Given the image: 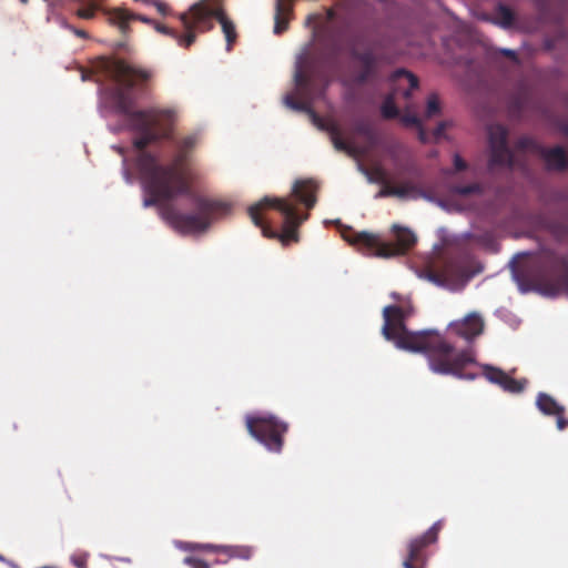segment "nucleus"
I'll list each match as a JSON object with an SVG mask.
<instances>
[{
	"mask_svg": "<svg viewBox=\"0 0 568 568\" xmlns=\"http://www.w3.org/2000/svg\"><path fill=\"white\" fill-rule=\"evenodd\" d=\"M109 71L116 82L111 90V100L115 111L123 116V122L110 125L113 133L129 130L135 134L132 145L135 152V168L141 187L145 194L143 206L150 207L160 201H169L187 192V184L182 165L191 151L197 145L199 132L186 134L175 142V154L171 163L162 164L155 156L144 151L151 143L171 136V126L178 112L173 108L133 111L132 90L139 81H148L151 72L133 67L122 60L109 63Z\"/></svg>",
	"mask_w": 568,
	"mask_h": 568,
	"instance_id": "obj_1",
	"label": "nucleus"
},
{
	"mask_svg": "<svg viewBox=\"0 0 568 568\" xmlns=\"http://www.w3.org/2000/svg\"><path fill=\"white\" fill-rule=\"evenodd\" d=\"M383 318V336L393 342L398 349L425 354L433 373L452 375L465 381L477 378L478 375L475 373L464 374L462 372L466 365L475 363L469 351L456 353L453 345L442 339L436 329L408 332L404 325L403 312L398 306H385Z\"/></svg>",
	"mask_w": 568,
	"mask_h": 568,
	"instance_id": "obj_2",
	"label": "nucleus"
},
{
	"mask_svg": "<svg viewBox=\"0 0 568 568\" xmlns=\"http://www.w3.org/2000/svg\"><path fill=\"white\" fill-rule=\"evenodd\" d=\"M315 184L311 180H296L287 197L264 196L248 209L252 222L262 229L263 235L280 239L282 244L298 241V226L308 219L307 213H298L296 202L306 209L316 203Z\"/></svg>",
	"mask_w": 568,
	"mask_h": 568,
	"instance_id": "obj_3",
	"label": "nucleus"
},
{
	"mask_svg": "<svg viewBox=\"0 0 568 568\" xmlns=\"http://www.w3.org/2000/svg\"><path fill=\"white\" fill-rule=\"evenodd\" d=\"M528 252H518L508 263L511 278L521 294L536 292L548 298H555L564 293L568 298V260L566 256L547 251L536 260V274L520 271L517 258L528 255Z\"/></svg>",
	"mask_w": 568,
	"mask_h": 568,
	"instance_id": "obj_4",
	"label": "nucleus"
},
{
	"mask_svg": "<svg viewBox=\"0 0 568 568\" xmlns=\"http://www.w3.org/2000/svg\"><path fill=\"white\" fill-rule=\"evenodd\" d=\"M159 205L160 216L176 232L187 234H199L206 231L212 223L214 213H224L229 211V205L223 202L214 201L203 196H195L193 202L197 211L196 214H182L169 205Z\"/></svg>",
	"mask_w": 568,
	"mask_h": 568,
	"instance_id": "obj_5",
	"label": "nucleus"
},
{
	"mask_svg": "<svg viewBox=\"0 0 568 568\" xmlns=\"http://www.w3.org/2000/svg\"><path fill=\"white\" fill-rule=\"evenodd\" d=\"M348 57L353 63L351 82L355 85H363L374 82L379 78V68L388 62L385 54L376 53L363 32L352 34L346 43Z\"/></svg>",
	"mask_w": 568,
	"mask_h": 568,
	"instance_id": "obj_6",
	"label": "nucleus"
},
{
	"mask_svg": "<svg viewBox=\"0 0 568 568\" xmlns=\"http://www.w3.org/2000/svg\"><path fill=\"white\" fill-rule=\"evenodd\" d=\"M213 18L221 24L229 51L236 39V31L233 21L224 14L220 0H199L190 7L189 12L180 14L185 29L197 28L201 31L213 28Z\"/></svg>",
	"mask_w": 568,
	"mask_h": 568,
	"instance_id": "obj_7",
	"label": "nucleus"
},
{
	"mask_svg": "<svg viewBox=\"0 0 568 568\" xmlns=\"http://www.w3.org/2000/svg\"><path fill=\"white\" fill-rule=\"evenodd\" d=\"M483 271L484 265L481 263L473 261L469 256H459L447 262L444 276L428 272L423 277L437 287L457 292L463 290L473 277Z\"/></svg>",
	"mask_w": 568,
	"mask_h": 568,
	"instance_id": "obj_8",
	"label": "nucleus"
},
{
	"mask_svg": "<svg viewBox=\"0 0 568 568\" xmlns=\"http://www.w3.org/2000/svg\"><path fill=\"white\" fill-rule=\"evenodd\" d=\"M246 428L250 435L268 452L280 453L283 446L282 436L287 424L271 413L260 412L246 416Z\"/></svg>",
	"mask_w": 568,
	"mask_h": 568,
	"instance_id": "obj_9",
	"label": "nucleus"
},
{
	"mask_svg": "<svg viewBox=\"0 0 568 568\" xmlns=\"http://www.w3.org/2000/svg\"><path fill=\"white\" fill-rule=\"evenodd\" d=\"M508 132L500 124L488 126L489 160L487 169L494 172L500 168L511 169L515 165L514 155L507 143Z\"/></svg>",
	"mask_w": 568,
	"mask_h": 568,
	"instance_id": "obj_10",
	"label": "nucleus"
},
{
	"mask_svg": "<svg viewBox=\"0 0 568 568\" xmlns=\"http://www.w3.org/2000/svg\"><path fill=\"white\" fill-rule=\"evenodd\" d=\"M517 148L523 150L535 149L542 158L547 170L562 171L568 166L566 152L564 148L559 145L554 148H542L530 138L524 136L517 141Z\"/></svg>",
	"mask_w": 568,
	"mask_h": 568,
	"instance_id": "obj_11",
	"label": "nucleus"
},
{
	"mask_svg": "<svg viewBox=\"0 0 568 568\" xmlns=\"http://www.w3.org/2000/svg\"><path fill=\"white\" fill-rule=\"evenodd\" d=\"M392 230L396 233V246L383 243L377 246L374 253L375 256L383 258L395 257L404 254L405 251L412 247L417 241L416 234L407 227L394 224Z\"/></svg>",
	"mask_w": 568,
	"mask_h": 568,
	"instance_id": "obj_12",
	"label": "nucleus"
},
{
	"mask_svg": "<svg viewBox=\"0 0 568 568\" xmlns=\"http://www.w3.org/2000/svg\"><path fill=\"white\" fill-rule=\"evenodd\" d=\"M448 328L454 329L459 336L467 342H471L484 331V321L479 313L471 312L462 320L450 322Z\"/></svg>",
	"mask_w": 568,
	"mask_h": 568,
	"instance_id": "obj_13",
	"label": "nucleus"
},
{
	"mask_svg": "<svg viewBox=\"0 0 568 568\" xmlns=\"http://www.w3.org/2000/svg\"><path fill=\"white\" fill-rule=\"evenodd\" d=\"M322 131H327L331 135V140L333 142L334 148L337 151L345 152L348 156L357 160L361 155H364L366 153V150L364 148L352 145L347 142H345L339 136V129L335 124H326L324 122V129H321Z\"/></svg>",
	"mask_w": 568,
	"mask_h": 568,
	"instance_id": "obj_14",
	"label": "nucleus"
},
{
	"mask_svg": "<svg viewBox=\"0 0 568 568\" xmlns=\"http://www.w3.org/2000/svg\"><path fill=\"white\" fill-rule=\"evenodd\" d=\"M294 0H275L274 33L280 34L288 27L293 13Z\"/></svg>",
	"mask_w": 568,
	"mask_h": 568,
	"instance_id": "obj_15",
	"label": "nucleus"
},
{
	"mask_svg": "<svg viewBox=\"0 0 568 568\" xmlns=\"http://www.w3.org/2000/svg\"><path fill=\"white\" fill-rule=\"evenodd\" d=\"M140 20L144 23H152V20L145 16L133 14L123 9H114L109 13V21L116 26L121 32H126L131 20Z\"/></svg>",
	"mask_w": 568,
	"mask_h": 568,
	"instance_id": "obj_16",
	"label": "nucleus"
},
{
	"mask_svg": "<svg viewBox=\"0 0 568 568\" xmlns=\"http://www.w3.org/2000/svg\"><path fill=\"white\" fill-rule=\"evenodd\" d=\"M536 407L546 416H555L564 414L565 412V407L562 405H560L552 396L544 392L538 393Z\"/></svg>",
	"mask_w": 568,
	"mask_h": 568,
	"instance_id": "obj_17",
	"label": "nucleus"
},
{
	"mask_svg": "<svg viewBox=\"0 0 568 568\" xmlns=\"http://www.w3.org/2000/svg\"><path fill=\"white\" fill-rule=\"evenodd\" d=\"M283 102L284 104L294 110V111H297V112H305L306 114H308L312 123L317 128V129H324V120L318 116L314 110L312 108H310L306 103H303V102H297L295 101L292 95L287 94L284 97L283 99Z\"/></svg>",
	"mask_w": 568,
	"mask_h": 568,
	"instance_id": "obj_18",
	"label": "nucleus"
},
{
	"mask_svg": "<svg viewBox=\"0 0 568 568\" xmlns=\"http://www.w3.org/2000/svg\"><path fill=\"white\" fill-rule=\"evenodd\" d=\"M514 20H515V16H514L511 9L500 2L496 6V17L489 19V21L493 24H495L501 29H505V30L511 28Z\"/></svg>",
	"mask_w": 568,
	"mask_h": 568,
	"instance_id": "obj_19",
	"label": "nucleus"
},
{
	"mask_svg": "<svg viewBox=\"0 0 568 568\" xmlns=\"http://www.w3.org/2000/svg\"><path fill=\"white\" fill-rule=\"evenodd\" d=\"M201 548H211L219 551H222L226 554L229 557L232 558H240V559H250L253 554V549L250 546H212V545H204L201 546Z\"/></svg>",
	"mask_w": 568,
	"mask_h": 568,
	"instance_id": "obj_20",
	"label": "nucleus"
},
{
	"mask_svg": "<svg viewBox=\"0 0 568 568\" xmlns=\"http://www.w3.org/2000/svg\"><path fill=\"white\" fill-rule=\"evenodd\" d=\"M155 30L160 33H163V34H168V36H171L173 38H175L179 42L180 45L182 47H190L194 40H195V34L194 32L192 31V29H186V33L185 34H178L175 31H173L172 29H170L169 27L164 26V24H155Z\"/></svg>",
	"mask_w": 568,
	"mask_h": 568,
	"instance_id": "obj_21",
	"label": "nucleus"
},
{
	"mask_svg": "<svg viewBox=\"0 0 568 568\" xmlns=\"http://www.w3.org/2000/svg\"><path fill=\"white\" fill-rule=\"evenodd\" d=\"M294 83L296 94L301 98H307L310 94V81L303 75L300 61L296 62L294 72Z\"/></svg>",
	"mask_w": 568,
	"mask_h": 568,
	"instance_id": "obj_22",
	"label": "nucleus"
},
{
	"mask_svg": "<svg viewBox=\"0 0 568 568\" xmlns=\"http://www.w3.org/2000/svg\"><path fill=\"white\" fill-rule=\"evenodd\" d=\"M354 130L357 134L366 138L371 143H375L377 140L376 133L372 126V124L363 118L356 119L354 121Z\"/></svg>",
	"mask_w": 568,
	"mask_h": 568,
	"instance_id": "obj_23",
	"label": "nucleus"
},
{
	"mask_svg": "<svg viewBox=\"0 0 568 568\" xmlns=\"http://www.w3.org/2000/svg\"><path fill=\"white\" fill-rule=\"evenodd\" d=\"M394 196L400 200H417L420 196V190L412 184L394 186Z\"/></svg>",
	"mask_w": 568,
	"mask_h": 568,
	"instance_id": "obj_24",
	"label": "nucleus"
},
{
	"mask_svg": "<svg viewBox=\"0 0 568 568\" xmlns=\"http://www.w3.org/2000/svg\"><path fill=\"white\" fill-rule=\"evenodd\" d=\"M527 381L526 379H515L510 377L509 375H506L501 379L500 386L505 392L511 393V394H518L521 393L526 387Z\"/></svg>",
	"mask_w": 568,
	"mask_h": 568,
	"instance_id": "obj_25",
	"label": "nucleus"
},
{
	"mask_svg": "<svg viewBox=\"0 0 568 568\" xmlns=\"http://www.w3.org/2000/svg\"><path fill=\"white\" fill-rule=\"evenodd\" d=\"M480 366L484 369V376L491 384H501V379L507 375L503 369L493 365L481 364Z\"/></svg>",
	"mask_w": 568,
	"mask_h": 568,
	"instance_id": "obj_26",
	"label": "nucleus"
},
{
	"mask_svg": "<svg viewBox=\"0 0 568 568\" xmlns=\"http://www.w3.org/2000/svg\"><path fill=\"white\" fill-rule=\"evenodd\" d=\"M434 541H430V536H428V532L426 531L420 537H417L413 539L409 542L408 551H410V558H416L418 551L424 548L425 546L433 544Z\"/></svg>",
	"mask_w": 568,
	"mask_h": 568,
	"instance_id": "obj_27",
	"label": "nucleus"
},
{
	"mask_svg": "<svg viewBox=\"0 0 568 568\" xmlns=\"http://www.w3.org/2000/svg\"><path fill=\"white\" fill-rule=\"evenodd\" d=\"M381 113L385 119H394L398 115V109L395 105L393 98L387 97L381 105Z\"/></svg>",
	"mask_w": 568,
	"mask_h": 568,
	"instance_id": "obj_28",
	"label": "nucleus"
},
{
	"mask_svg": "<svg viewBox=\"0 0 568 568\" xmlns=\"http://www.w3.org/2000/svg\"><path fill=\"white\" fill-rule=\"evenodd\" d=\"M440 113V104L438 100V95L436 93H432L428 95L426 101V118H432Z\"/></svg>",
	"mask_w": 568,
	"mask_h": 568,
	"instance_id": "obj_29",
	"label": "nucleus"
},
{
	"mask_svg": "<svg viewBox=\"0 0 568 568\" xmlns=\"http://www.w3.org/2000/svg\"><path fill=\"white\" fill-rule=\"evenodd\" d=\"M452 192L462 196H467L474 193H480L481 187L478 183H470L467 185H454Z\"/></svg>",
	"mask_w": 568,
	"mask_h": 568,
	"instance_id": "obj_30",
	"label": "nucleus"
},
{
	"mask_svg": "<svg viewBox=\"0 0 568 568\" xmlns=\"http://www.w3.org/2000/svg\"><path fill=\"white\" fill-rule=\"evenodd\" d=\"M114 150H116L122 156V176L126 184L132 185L134 183V178L131 175L129 166H128V159L124 155V150L120 145H112Z\"/></svg>",
	"mask_w": 568,
	"mask_h": 568,
	"instance_id": "obj_31",
	"label": "nucleus"
},
{
	"mask_svg": "<svg viewBox=\"0 0 568 568\" xmlns=\"http://www.w3.org/2000/svg\"><path fill=\"white\" fill-rule=\"evenodd\" d=\"M566 37V31L560 29L555 37H546L544 39V48L546 50H552L556 48L557 42Z\"/></svg>",
	"mask_w": 568,
	"mask_h": 568,
	"instance_id": "obj_32",
	"label": "nucleus"
},
{
	"mask_svg": "<svg viewBox=\"0 0 568 568\" xmlns=\"http://www.w3.org/2000/svg\"><path fill=\"white\" fill-rule=\"evenodd\" d=\"M356 166H357V171L361 172L367 180L368 183H382L383 182V179L381 178H376L375 175H373L368 169H366L362 163L361 161L357 159L356 160Z\"/></svg>",
	"mask_w": 568,
	"mask_h": 568,
	"instance_id": "obj_33",
	"label": "nucleus"
},
{
	"mask_svg": "<svg viewBox=\"0 0 568 568\" xmlns=\"http://www.w3.org/2000/svg\"><path fill=\"white\" fill-rule=\"evenodd\" d=\"M183 561L190 568H210L209 564L201 558L185 557Z\"/></svg>",
	"mask_w": 568,
	"mask_h": 568,
	"instance_id": "obj_34",
	"label": "nucleus"
},
{
	"mask_svg": "<svg viewBox=\"0 0 568 568\" xmlns=\"http://www.w3.org/2000/svg\"><path fill=\"white\" fill-rule=\"evenodd\" d=\"M402 122L405 124V125H415V126H420V120L418 116L414 115V114H405L402 116Z\"/></svg>",
	"mask_w": 568,
	"mask_h": 568,
	"instance_id": "obj_35",
	"label": "nucleus"
},
{
	"mask_svg": "<svg viewBox=\"0 0 568 568\" xmlns=\"http://www.w3.org/2000/svg\"><path fill=\"white\" fill-rule=\"evenodd\" d=\"M77 16L82 19H91L94 16V8H82L77 11Z\"/></svg>",
	"mask_w": 568,
	"mask_h": 568,
	"instance_id": "obj_36",
	"label": "nucleus"
},
{
	"mask_svg": "<svg viewBox=\"0 0 568 568\" xmlns=\"http://www.w3.org/2000/svg\"><path fill=\"white\" fill-rule=\"evenodd\" d=\"M442 520H437L433 524V526L427 530L428 536H430V541L437 540V531L440 527Z\"/></svg>",
	"mask_w": 568,
	"mask_h": 568,
	"instance_id": "obj_37",
	"label": "nucleus"
},
{
	"mask_svg": "<svg viewBox=\"0 0 568 568\" xmlns=\"http://www.w3.org/2000/svg\"><path fill=\"white\" fill-rule=\"evenodd\" d=\"M71 561L78 568H87V556H72Z\"/></svg>",
	"mask_w": 568,
	"mask_h": 568,
	"instance_id": "obj_38",
	"label": "nucleus"
},
{
	"mask_svg": "<svg viewBox=\"0 0 568 568\" xmlns=\"http://www.w3.org/2000/svg\"><path fill=\"white\" fill-rule=\"evenodd\" d=\"M454 166L457 171H462L466 169V163L459 154L454 155Z\"/></svg>",
	"mask_w": 568,
	"mask_h": 568,
	"instance_id": "obj_39",
	"label": "nucleus"
},
{
	"mask_svg": "<svg viewBox=\"0 0 568 568\" xmlns=\"http://www.w3.org/2000/svg\"><path fill=\"white\" fill-rule=\"evenodd\" d=\"M410 73H412V72H410V71H408V70H406V69H404V68H399V69H396V70L392 73V77H390V78H392V80H396V79H398V78H400V77H405V78H407V77H408V74H410Z\"/></svg>",
	"mask_w": 568,
	"mask_h": 568,
	"instance_id": "obj_40",
	"label": "nucleus"
},
{
	"mask_svg": "<svg viewBox=\"0 0 568 568\" xmlns=\"http://www.w3.org/2000/svg\"><path fill=\"white\" fill-rule=\"evenodd\" d=\"M394 186H385L377 194L376 197L394 196Z\"/></svg>",
	"mask_w": 568,
	"mask_h": 568,
	"instance_id": "obj_41",
	"label": "nucleus"
},
{
	"mask_svg": "<svg viewBox=\"0 0 568 568\" xmlns=\"http://www.w3.org/2000/svg\"><path fill=\"white\" fill-rule=\"evenodd\" d=\"M557 417V428L562 430L568 425V419H565L562 414L555 415Z\"/></svg>",
	"mask_w": 568,
	"mask_h": 568,
	"instance_id": "obj_42",
	"label": "nucleus"
},
{
	"mask_svg": "<svg viewBox=\"0 0 568 568\" xmlns=\"http://www.w3.org/2000/svg\"><path fill=\"white\" fill-rule=\"evenodd\" d=\"M445 129H446V122H444V121L439 122V123L437 124V126L435 128V130H434V135H435L436 138L442 136V135H443V133H444V131H445Z\"/></svg>",
	"mask_w": 568,
	"mask_h": 568,
	"instance_id": "obj_43",
	"label": "nucleus"
},
{
	"mask_svg": "<svg viewBox=\"0 0 568 568\" xmlns=\"http://www.w3.org/2000/svg\"><path fill=\"white\" fill-rule=\"evenodd\" d=\"M358 240H363L365 241L366 243H373L374 242V235L368 233V232H362L358 234Z\"/></svg>",
	"mask_w": 568,
	"mask_h": 568,
	"instance_id": "obj_44",
	"label": "nucleus"
},
{
	"mask_svg": "<svg viewBox=\"0 0 568 568\" xmlns=\"http://www.w3.org/2000/svg\"><path fill=\"white\" fill-rule=\"evenodd\" d=\"M152 4L158 9V11L161 14H166V4L165 3L154 0V1H152Z\"/></svg>",
	"mask_w": 568,
	"mask_h": 568,
	"instance_id": "obj_45",
	"label": "nucleus"
},
{
	"mask_svg": "<svg viewBox=\"0 0 568 568\" xmlns=\"http://www.w3.org/2000/svg\"><path fill=\"white\" fill-rule=\"evenodd\" d=\"M407 80L409 82L410 90L418 88V79L415 74H413V73L408 74Z\"/></svg>",
	"mask_w": 568,
	"mask_h": 568,
	"instance_id": "obj_46",
	"label": "nucleus"
},
{
	"mask_svg": "<svg viewBox=\"0 0 568 568\" xmlns=\"http://www.w3.org/2000/svg\"><path fill=\"white\" fill-rule=\"evenodd\" d=\"M500 53L504 55L510 57L511 59H516V57H517L516 51L513 49H508V48L500 49Z\"/></svg>",
	"mask_w": 568,
	"mask_h": 568,
	"instance_id": "obj_47",
	"label": "nucleus"
},
{
	"mask_svg": "<svg viewBox=\"0 0 568 568\" xmlns=\"http://www.w3.org/2000/svg\"><path fill=\"white\" fill-rule=\"evenodd\" d=\"M57 22H58V24H59L61 28L69 29L70 31H71V29L73 28V27H71V26L67 22V20H65L64 18H62V17H58V18H57Z\"/></svg>",
	"mask_w": 568,
	"mask_h": 568,
	"instance_id": "obj_48",
	"label": "nucleus"
},
{
	"mask_svg": "<svg viewBox=\"0 0 568 568\" xmlns=\"http://www.w3.org/2000/svg\"><path fill=\"white\" fill-rule=\"evenodd\" d=\"M420 197H422V199H424V200H426V201H428V202H432V203H435V201H436V199H437V197H435V196H433V195L428 194L427 192H425V191H423V190H420V196H419V199H420Z\"/></svg>",
	"mask_w": 568,
	"mask_h": 568,
	"instance_id": "obj_49",
	"label": "nucleus"
},
{
	"mask_svg": "<svg viewBox=\"0 0 568 568\" xmlns=\"http://www.w3.org/2000/svg\"><path fill=\"white\" fill-rule=\"evenodd\" d=\"M418 136H419V140L422 142H426L427 141V134L426 132L424 131L423 126H418Z\"/></svg>",
	"mask_w": 568,
	"mask_h": 568,
	"instance_id": "obj_50",
	"label": "nucleus"
},
{
	"mask_svg": "<svg viewBox=\"0 0 568 568\" xmlns=\"http://www.w3.org/2000/svg\"><path fill=\"white\" fill-rule=\"evenodd\" d=\"M71 31L81 38H88V33L84 30L72 28Z\"/></svg>",
	"mask_w": 568,
	"mask_h": 568,
	"instance_id": "obj_51",
	"label": "nucleus"
},
{
	"mask_svg": "<svg viewBox=\"0 0 568 568\" xmlns=\"http://www.w3.org/2000/svg\"><path fill=\"white\" fill-rule=\"evenodd\" d=\"M415 558H410V552L408 554V558L404 560L403 562V567L404 568H414L412 561L414 560Z\"/></svg>",
	"mask_w": 568,
	"mask_h": 568,
	"instance_id": "obj_52",
	"label": "nucleus"
},
{
	"mask_svg": "<svg viewBox=\"0 0 568 568\" xmlns=\"http://www.w3.org/2000/svg\"><path fill=\"white\" fill-rule=\"evenodd\" d=\"M488 245L493 252H497L499 250L498 243L494 240H490Z\"/></svg>",
	"mask_w": 568,
	"mask_h": 568,
	"instance_id": "obj_53",
	"label": "nucleus"
},
{
	"mask_svg": "<svg viewBox=\"0 0 568 568\" xmlns=\"http://www.w3.org/2000/svg\"><path fill=\"white\" fill-rule=\"evenodd\" d=\"M560 131L568 136V123H562L560 125Z\"/></svg>",
	"mask_w": 568,
	"mask_h": 568,
	"instance_id": "obj_54",
	"label": "nucleus"
},
{
	"mask_svg": "<svg viewBox=\"0 0 568 568\" xmlns=\"http://www.w3.org/2000/svg\"><path fill=\"white\" fill-rule=\"evenodd\" d=\"M435 204H437L438 206H440L443 209H446L445 202L440 199H436Z\"/></svg>",
	"mask_w": 568,
	"mask_h": 568,
	"instance_id": "obj_55",
	"label": "nucleus"
},
{
	"mask_svg": "<svg viewBox=\"0 0 568 568\" xmlns=\"http://www.w3.org/2000/svg\"><path fill=\"white\" fill-rule=\"evenodd\" d=\"M176 546L182 549H191L192 547L190 545H184L183 542H176Z\"/></svg>",
	"mask_w": 568,
	"mask_h": 568,
	"instance_id": "obj_56",
	"label": "nucleus"
},
{
	"mask_svg": "<svg viewBox=\"0 0 568 568\" xmlns=\"http://www.w3.org/2000/svg\"><path fill=\"white\" fill-rule=\"evenodd\" d=\"M404 97H405V98H409V97H410V89H408V90H406V91L404 92Z\"/></svg>",
	"mask_w": 568,
	"mask_h": 568,
	"instance_id": "obj_57",
	"label": "nucleus"
},
{
	"mask_svg": "<svg viewBox=\"0 0 568 568\" xmlns=\"http://www.w3.org/2000/svg\"><path fill=\"white\" fill-rule=\"evenodd\" d=\"M312 19H313V16H310V17L306 19V26H308V24L311 23Z\"/></svg>",
	"mask_w": 568,
	"mask_h": 568,
	"instance_id": "obj_58",
	"label": "nucleus"
},
{
	"mask_svg": "<svg viewBox=\"0 0 568 568\" xmlns=\"http://www.w3.org/2000/svg\"><path fill=\"white\" fill-rule=\"evenodd\" d=\"M335 221H328V220H325V223L326 224H329V223H334Z\"/></svg>",
	"mask_w": 568,
	"mask_h": 568,
	"instance_id": "obj_59",
	"label": "nucleus"
},
{
	"mask_svg": "<svg viewBox=\"0 0 568 568\" xmlns=\"http://www.w3.org/2000/svg\"><path fill=\"white\" fill-rule=\"evenodd\" d=\"M10 566H12L13 568H19L17 565L12 564V562H9Z\"/></svg>",
	"mask_w": 568,
	"mask_h": 568,
	"instance_id": "obj_60",
	"label": "nucleus"
},
{
	"mask_svg": "<svg viewBox=\"0 0 568 568\" xmlns=\"http://www.w3.org/2000/svg\"><path fill=\"white\" fill-rule=\"evenodd\" d=\"M0 560L1 561H6V559L0 555Z\"/></svg>",
	"mask_w": 568,
	"mask_h": 568,
	"instance_id": "obj_61",
	"label": "nucleus"
},
{
	"mask_svg": "<svg viewBox=\"0 0 568 568\" xmlns=\"http://www.w3.org/2000/svg\"><path fill=\"white\" fill-rule=\"evenodd\" d=\"M22 3H27L28 0H20Z\"/></svg>",
	"mask_w": 568,
	"mask_h": 568,
	"instance_id": "obj_62",
	"label": "nucleus"
}]
</instances>
